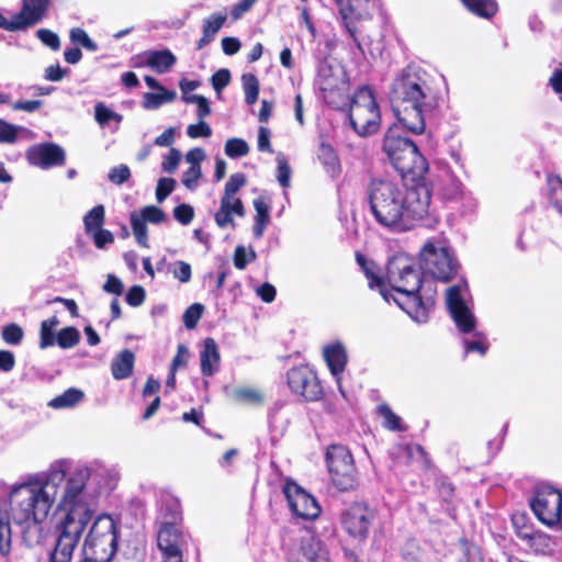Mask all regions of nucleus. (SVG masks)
<instances>
[{"instance_id": "nucleus-1", "label": "nucleus", "mask_w": 562, "mask_h": 562, "mask_svg": "<svg viewBox=\"0 0 562 562\" xmlns=\"http://www.w3.org/2000/svg\"><path fill=\"white\" fill-rule=\"evenodd\" d=\"M117 480L114 468L98 462L71 465L66 459L56 460L11 488L13 519L19 526L36 530L32 544L40 541L42 525L54 508L56 538L49 562H72L87 529L85 555L110 562L117 550V524L109 514L95 516V510L100 495L112 491Z\"/></svg>"}, {"instance_id": "nucleus-2", "label": "nucleus", "mask_w": 562, "mask_h": 562, "mask_svg": "<svg viewBox=\"0 0 562 562\" xmlns=\"http://www.w3.org/2000/svg\"><path fill=\"white\" fill-rule=\"evenodd\" d=\"M356 260L362 269L370 289H376L386 302L393 300L413 321L426 323L435 305V292L423 286L419 270L406 255H396L386 267V283L375 273V266L360 252Z\"/></svg>"}, {"instance_id": "nucleus-3", "label": "nucleus", "mask_w": 562, "mask_h": 562, "mask_svg": "<svg viewBox=\"0 0 562 562\" xmlns=\"http://www.w3.org/2000/svg\"><path fill=\"white\" fill-rule=\"evenodd\" d=\"M431 194L425 183L407 187L402 181L373 180L369 189L372 214L382 227L402 233L429 213Z\"/></svg>"}, {"instance_id": "nucleus-4", "label": "nucleus", "mask_w": 562, "mask_h": 562, "mask_svg": "<svg viewBox=\"0 0 562 562\" xmlns=\"http://www.w3.org/2000/svg\"><path fill=\"white\" fill-rule=\"evenodd\" d=\"M390 101L403 130L412 134L425 132V115L432 109V99L423 69L412 65L404 68L392 82Z\"/></svg>"}, {"instance_id": "nucleus-5", "label": "nucleus", "mask_w": 562, "mask_h": 562, "mask_svg": "<svg viewBox=\"0 0 562 562\" xmlns=\"http://www.w3.org/2000/svg\"><path fill=\"white\" fill-rule=\"evenodd\" d=\"M383 151L402 177L411 176L413 180H416L423 178L428 170V164L418 151L416 144L400 135L396 125L386 132Z\"/></svg>"}, {"instance_id": "nucleus-6", "label": "nucleus", "mask_w": 562, "mask_h": 562, "mask_svg": "<svg viewBox=\"0 0 562 562\" xmlns=\"http://www.w3.org/2000/svg\"><path fill=\"white\" fill-rule=\"evenodd\" d=\"M349 120L355 132L360 136L375 133L381 123L380 109L369 87L359 88L350 102Z\"/></svg>"}, {"instance_id": "nucleus-7", "label": "nucleus", "mask_w": 562, "mask_h": 562, "mask_svg": "<svg viewBox=\"0 0 562 562\" xmlns=\"http://www.w3.org/2000/svg\"><path fill=\"white\" fill-rule=\"evenodd\" d=\"M419 261V268L425 274L443 282L451 280L459 267L452 249L441 240L425 244Z\"/></svg>"}, {"instance_id": "nucleus-8", "label": "nucleus", "mask_w": 562, "mask_h": 562, "mask_svg": "<svg viewBox=\"0 0 562 562\" xmlns=\"http://www.w3.org/2000/svg\"><path fill=\"white\" fill-rule=\"evenodd\" d=\"M530 507L543 525L550 528L562 526V493L551 485H541L536 488L530 499Z\"/></svg>"}, {"instance_id": "nucleus-9", "label": "nucleus", "mask_w": 562, "mask_h": 562, "mask_svg": "<svg viewBox=\"0 0 562 562\" xmlns=\"http://www.w3.org/2000/svg\"><path fill=\"white\" fill-rule=\"evenodd\" d=\"M326 461L333 484L339 491L351 490L356 484V469L350 451L341 445L327 449Z\"/></svg>"}, {"instance_id": "nucleus-10", "label": "nucleus", "mask_w": 562, "mask_h": 562, "mask_svg": "<svg viewBox=\"0 0 562 562\" xmlns=\"http://www.w3.org/2000/svg\"><path fill=\"white\" fill-rule=\"evenodd\" d=\"M318 86L327 103L340 106L348 97L349 81L340 65H323L318 71Z\"/></svg>"}, {"instance_id": "nucleus-11", "label": "nucleus", "mask_w": 562, "mask_h": 562, "mask_svg": "<svg viewBox=\"0 0 562 562\" xmlns=\"http://www.w3.org/2000/svg\"><path fill=\"white\" fill-rule=\"evenodd\" d=\"M180 515L172 514V519L164 518L157 530V547L160 553H184L188 550L189 535L178 524Z\"/></svg>"}, {"instance_id": "nucleus-12", "label": "nucleus", "mask_w": 562, "mask_h": 562, "mask_svg": "<svg viewBox=\"0 0 562 562\" xmlns=\"http://www.w3.org/2000/svg\"><path fill=\"white\" fill-rule=\"evenodd\" d=\"M288 562H329V559L323 541L311 530H305L290 548Z\"/></svg>"}, {"instance_id": "nucleus-13", "label": "nucleus", "mask_w": 562, "mask_h": 562, "mask_svg": "<svg viewBox=\"0 0 562 562\" xmlns=\"http://www.w3.org/2000/svg\"><path fill=\"white\" fill-rule=\"evenodd\" d=\"M283 493L292 514L305 520H313L321 514V506L313 495L293 481H286Z\"/></svg>"}, {"instance_id": "nucleus-14", "label": "nucleus", "mask_w": 562, "mask_h": 562, "mask_svg": "<svg viewBox=\"0 0 562 562\" xmlns=\"http://www.w3.org/2000/svg\"><path fill=\"white\" fill-rule=\"evenodd\" d=\"M464 285H453L447 290V305L450 315L458 328L462 334H470L475 330L476 318L464 301L463 292Z\"/></svg>"}, {"instance_id": "nucleus-15", "label": "nucleus", "mask_w": 562, "mask_h": 562, "mask_svg": "<svg viewBox=\"0 0 562 562\" xmlns=\"http://www.w3.org/2000/svg\"><path fill=\"white\" fill-rule=\"evenodd\" d=\"M374 518V513L367 505L356 503L341 515L344 529L353 538L364 539Z\"/></svg>"}, {"instance_id": "nucleus-16", "label": "nucleus", "mask_w": 562, "mask_h": 562, "mask_svg": "<svg viewBox=\"0 0 562 562\" xmlns=\"http://www.w3.org/2000/svg\"><path fill=\"white\" fill-rule=\"evenodd\" d=\"M288 384L290 389L307 401L318 398L321 386L315 374L307 367H295L288 371Z\"/></svg>"}, {"instance_id": "nucleus-17", "label": "nucleus", "mask_w": 562, "mask_h": 562, "mask_svg": "<svg viewBox=\"0 0 562 562\" xmlns=\"http://www.w3.org/2000/svg\"><path fill=\"white\" fill-rule=\"evenodd\" d=\"M167 218L165 212L155 206L148 205L143 207L139 212L134 211L130 215L131 226L137 244L142 247L148 248V235L146 223L160 224Z\"/></svg>"}, {"instance_id": "nucleus-18", "label": "nucleus", "mask_w": 562, "mask_h": 562, "mask_svg": "<svg viewBox=\"0 0 562 562\" xmlns=\"http://www.w3.org/2000/svg\"><path fill=\"white\" fill-rule=\"evenodd\" d=\"M65 150L54 143H42L30 147L26 151L27 161L42 169H49L65 164Z\"/></svg>"}, {"instance_id": "nucleus-19", "label": "nucleus", "mask_w": 562, "mask_h": 562, "mask_svg": "<svg viewBox=\"0 0 562 562\" xmlns=\"http://www.w3.org/2000/svg\"><path fill=\"white\" fill-rule=\"evenodd\" d=\"M323 358L331 373L335 378L340 393L344 395V391L340 386L341 375L346 369L348 363V353L346 346L339 341H333L323 347Z\"/></svg>"}, {"instance_id": "nucleus-20", "label": "nucleus", "mask_w": 562, "mask_h": 562, "mask_svg": "<svg viewBox=\"0 0 562 562\" xmlns=\"http://www.w3.org/2000/svg\"><path fill=\"white\" fill-rule=\"evenodd\" d=\"M177 58L169 49L147 50L136 56L134 67H150L158 74H165L176 64Z\"/></svg>"}, {"instance_id": "nucleus-21", "label": "nucleus", "mask_w": 562, "mask_h": 562, "mask_svg": "<svg viewBox=\"0 0 562 562\" xmlns=\"http://www.w3.org/2000/svg\"><path fill=\"white\" fill-rule=\"evenodd\" d=\"M234 215L245 216V207L238 196L222 195L220 209L214 214V221L220 228L234 227Z\"/></svg>"}, {"instance_id": "nucleus-22", "label": "nucleus", "mask_w": 562, "mask_h": 562, "mask_svg": "<svg viewBox=\"0 0 562 562\" xmlns=\"http://www.w3.org/2000/svg\"><path fill=\"white\" fill-rule=\"evenodd\" d=\"M21 482L22 481L16 482V484L21 483ZM14 485H15V483L9 487V492H8V503L9 504L7 505L3 503H0V553L2 555L8 554L11 550V540H12L11 520L14 524H16L13 519V512H12V506H11V502H10V492Z\"/></svg>"}, {"instance_id": "nucleus-23", "label": "nucleus", "mask_w": 562, "mask_h": 562, "mask_svg": "<svg viewBox=\"0 0 562 562\" xmlns=\"http://www.w3.org/2000/svg\"><path fill=\"white\" fill-rule=\"evenodd\" d=\"M50 0H22L21 11L18 13L22 18L25 29L40 23L47 14Z\"/></svg>"}, {"instance_id": "nucleus-24", "label": "nucleus", "mask_w": 562, "mask_h": 562, "mask_svg": "<svg viewBox=\"0 0 562 562\" xmlns=\"http://www.w3.org/2000/svg\"><path fill=\"white\" fill-rule=\"evenodd\" d=\"M220 352L213 338H206L200 352L201 372L203 375L212 376L220 368Z\"/></svg>"}, {"instance_id": "nucleus-25", "label": "nucleus", "mask_w": 562, "mask_h": 562, "mask_svg": "<svg viewBox=\"0 0 562 562\" xmlns=\"http://www.w3.org/2000/svg\"><path fill=\"white\" fill-rule=\"evenodd\" d=\"M227 16L224 13H215L203 20L202 37L198 42V49H202L209 45L215 37L216 33L222 29Z\"/></svg>"}, {"instance_id": "nucleus-26", "label": "nucleus", "mask_w": 562, "mask_h": 562, "mask_svg": "<svg viewBox=\"0 0 562 562\" xmlns=\"http://www.w3.org/2000/svg\"><path fill=\"white\" fill-rule=\"evenodd\" d=\"M135 362L134 353L124 349L121 351L111 363V372L115 380H123L131 375Z\"/></svg>"}, {"instance_id": "nucleus-27", "label": "nucleus", "mask_w": 562, "mask_h": 562, "mask_svg": "<svg viewBox=\"0 0 562 562\" xmlns=\"http://www.w3.org/2000/svg\"><path fill=\"white\" fill-rule=\"evenodd\" d=\"M254 207L256 211L255 223H254V236L261 238L267 225L270 222V205L265 201L263 198L254 200Z\"/></svg>"}, {"instance_id": "nucleus-28", "label": "nucleus", "mask_w": 562, "mask_h": 562, "mask_svg": "<svg viewBox=\"0 0 562 562\" xmlns=\"http://www.w3.org/2000/svg\"><path fill=\"white\" fill-rule=\"evenodd\" d=\"M177 97L175 91L161 88L157 92H146L143 95V108L146 110H156L165 103L172 102Z\"/></svg>"}, {"instance_id": "nucleus-29", "label": "nucleus", "mask_w": 562, "mask_h": 562, "mask_svg": "<svg viewBox=\"0 0 562 562\" xmlns=\"http://www.w3.org/2000/svg\"><path fill=\"white\" fill-rule=\"evenodd\" d=\"M463 5L475 15L484 19L494 16L497 12L495 0H460Z\"/></svg>"}, {"instance_id": "nucleus-30", "label": "nucleus", "mask_w": 562, "mask_h": 562, "mask_svg": "<svg viewBox=\"0 0 562 562\" xmlns=\"http://www.w3.org/2000/svg\"><path fill=\"white\" fill-rule=\"evenodd\" d=\"M83 396L85 394L82 391L70 387L60 395L50 400L48 406L56 409L70 408L80 403L83 400Z\"/></svg>"}, {"instance_id": "nucleus-31", "label": "nucleus", "mask_w": 562, "mask_h": 562, "mask_svg": "<svg viewBox=\"0 0 562 562\" xmlns=\"http://www.w3.org/2000/svg\"><path fill=\"white\" fill-rule=\"evenodd\" d=\"M59 325V319L53 316L41 323L40 329V348L46 349L55 345L56 335L54 329Z\"/></svg>"}, {"instance_id": "nucleus-32", "label": "nucleus", "mask_w": 562, "mask_h": 562, "mask_svg": "<svg viewBox=\"0 0 562 562\" xmlns=\"http://www.w3.org/2000/svg\"><path fill=\"white\" fill-rule=\"evenodd\" d=\"M105 220V210L102 204H98L92 207L83 216V225L86 234H91L93 231L99 229L103 226Z\"/></svg>"}, {"instance_id": "nucleus-33", "label": "nucleus", "mask_w": 562, "mask_h": 562, "mask_svg": "<svg viewBox=\"0 0 562 562\" xmlns=\"http://www.w3.org/2000/svg\"><path fill=\"white\" fill-rule=\"evenodd\" d=\"M376 412L383 418L382 425L384 428L392 431H404L406 429L402 423V418L396 415L389 405H379Z\"/></svg>"}, {"instance_id": "nucleus-34", "label": "nucleus", "mask_w": 562, "mask_h": 562, "mask_svg": "<svg viewBox=\"0 0 562 562\" xmlns=\"http://www.w3.org/2000/svg\"><path fill=\"white\" fill-rule=\"evenodd\" d=\"M232 396L234 400L248 404H260L263 402V393L255 387L239 386L233 390Z\"/></svg>"}, {"instance_id": "nucleus-35", "label": "nucleus", "mask_w": 562, "mask_h": 562, "mask_svg": "<svg viewBox=\"0 0 562 562\" xmlns=\"http://www.w3.org/2000/svg\"><path fill=\"white\" fill-rule=\"evenodd\" d=\"M464 353L476 352L480 356H485L488 350V341L485 334L481 331H473L472 339H463Z\"/></svg>"}, {"instance_id": "nucleus-36", "label": "nucleus", "mask_w": 562, "mask_h": 562, "mask_svg": "<svg viewBox=\"0 0 562 562\" xmlns=\"http://www.w3.org/2000/svg\"><path fill=\"white\" fill-rule=\"evenodd\" d=\"M80 341V333L76 327L68 326L56 334L55 344L63 349H70Z\"/></svg>"}, {"instance_id": "nucleus-37", "label": "nucleus", "mask_w": 562, "mask_h": 562, "mask_svg": "<svg viewBox=\"0 0 562 562\" xmlns=\"http://www.w3.org/2000/svg\"><path fill=\"white\" fill-rule=\"evenodd\" d=\"M319 159L327 168V171L336 177L340 171L339 159L330 146L322 145L319 150Z\"/></svg>"}, {"instance_id": "nucleus-38", "label": "nucleus", "mask_w": 562, "mask_h": 562, "mask_svg": "<svg viewBox=\"0 0 562 562\" xmlns=\"http://www.w3.org/2000/svg\"><path fill=\"white\" fill-rule=\"evenodd\" d=\"M243 88L245 92V101L247 104H254L259 94V81L252 74H245L241 77Z\"/></svg>"}, {"instance_id": "nucleus-39", "label": "nucleus", "mask_w": 562, "mask_h": 562, "mask_svg": "<svg viewBox=\"0 0 562 562\" xmlns=\"http://www.w3.org/2000/svg\"><path fill=\"white\" fill-rule=\"evenodd\" d=\"M548 188L550 202L562 214V180L558 177H549Z\"/></svg>"}, {"instance_id": "nucleus-40", "label": "nucleus", "mask_w": 562, "mask_h": 562, "mask_svg": "<svg viewBox=\"0 0 562 562\" xmlns=\"http://www.w3.org/2000/svg\"><path fill=\"white\" fill-rule=\"evenodd\" d=\"M224 151L231 158H239L249 153V146L241 138H229L225 144Z\"/></svg>"}, {"instance_id": "nucleus-41", "label": "nucleus", "mask_w": 562, "mask_h": 562, "mask_svg": "<svg viewBox=\"0 0 562 562\" xmlns=\"http://www.w3.org/2000/svg\"><path fill=\"white\" fill-rule=\"evenodd\" d=\"M70 41L76 45H81L90 52L98 50V45L93 42L88 33L81 27H74L69 33Z\"/></svg>"}, {"instance_id": "nucleus-42", "label": "nucleus", "mask_w": 562, "mask_h": 562, "mask_svg": "<svg viewBox=\"0 0 562 562\" xmlns=\"http://www.w3.org/2000/svg\"><path fill=\"white\" fill-rule=\"evenodd\" d=\"M94 117L95 121L101 125L108 124L110 121H115L120 123L122 121V115L112 111L103 103H97L94 106Z\"/></svg>"}, {"instance_id": "nucleus-43", "label": "nucleus", "mask_w": 562, "mask_h": 562, "mask_svg": "<svg viewBox=\"0 0 562 562\" xmlns=\"http://www.w3.org/2000/svg\"><path fill=\"white\" fill-rule=\"evenodd\" d=\"M169 272L172 273L175 279L182 283H188L192 277L191 266L182 260L172 262L169 266Z\"/></svg>"}, {"instance_id": "nucleus-44", "label": "nucleus", "mask_w": 562, "mask_h": 562, "mask_svg": "<svg viewBox=\"0 0 562 562\" xmlns=\"http://www.w3.org/2000/svg\"><path fill=\"white\" fill-rule=\"evenodd\" d=\"M2 339L12 346L19 345L24 336L23 329L18 324H9L1 330Z\"/></svg>"}, {"instance_id": "nucleus-45", "label": "nucleus", "mask_w": 562, "mask_h": 562, "mask_svg": "<svg viewBox=\"0 0 562 562\" xmlns=\"http://www.w3.org/2000/svg\"><path fill=\"white\" fill-rule=\"evenodd\" d=\"M278 162V173L277 179L281 187L289 188L291 181V167L289 166L286 158L283 154H278L277 156Z\"/></svg>"}, {"instance_id": "nucleus-46", "label": "nucleus", "mask_w": 562, "mask_h": 562, "mask_svg": "<svg viewBox=\"0 0 562 562\" xmlns=\"http://www.w3.org/2000/svg\"><path fill=\"white\" fill-rule=\"evenodd\" d=\"M202 178L201 167H189L182 175L181 182L190 191H195Z\"/></svg>"}, {"instance_id": "nucleus-47", "label": "nucleus", "mask_w": 562, "mask_h": 562, "mask_svg": "<svg viewBox=\"0 0 562 562\" xmlns=\"http://www.w3.org/2000/svg\"><path fill=\"white\" fill-rule=\"evenodd\" d=\"M203 305L200 303H193L190 305L183 314V323L188 329H193L200 321L203 313Z\"/></svg>"}, {"instance_id": "nucleus-48", "label": "nucleus", "mask_w": 562, "mask_h": 562, "mask_svg": "<svg viewBox=\"0 0 562 562\" xmlns=\"http://www.w3.org/2000/svg\"><path fill=\"white\" fill-rule=\"evenodd\" d=\"M246 184V177L241 172L233 173L225 183L223 195L237 196V192Z\"/></svg>"}, {"instance_id": "nucleus-49", "label": "nucleus", "mask_w": 562, "mask_h": 562, "mask_svg": "<svg viewBox=\"0 0 562 562\" xmlns=\"http://www.w3.org/2000/svg\"><path fill=\"white\" fill-rule=\"evenodd\" d=\"M22 130V127L12 125L0 119V143H14L19 132Z\"/></svg>"}, {"instance_id": "nucleus-50", "label": "nucleus", "mask_w": 562, "mask_h": 562, "mask_svg": "<svg viewBox=\"0 0 562 562\" xmlns=\"http://www.w3.org/2000/svg\"><path fill=\"white\" fill-rule=\"evenodd\" d=\"M176 180L172 178H160L156 188V200L158 203L165 201V199L175 190Z\"/></svg>"}, {"instance_id": "nucleus-51", "label": "nucleus", "mask_w": 562, "mask_h": 562, "mask_svg": "<svg viewBox=\"0 0 562 562\" xmlns=\"http://www.w3.org/2000/svg\"><path fill=\"white\" fill-rule=\"evenodd\" d=\"M36 36L44 45L48 46L50 49L58 50L60 48L59 36L53 31L47 29H40L36 32Z\"/></svg>"}, {"instance_id": "nucleus-52", "label": "nucleus", "mask_w": 562, "mask_h": 562, "mask_svg": "<svg viewBox=\"0 0 562 562\" xmlns=\"http://www.w3.org/2000/svg\"><path fill=\"white\" fill-rule=\"evenodd\" d=\"M256 259V252L254 250H250L249 257L246 251V248L244 246H237L234 252V266L243 270L246 268L247 263L249 261H252Z\"/></svg>"}, {"instance_id": "nucleus-53", "label": "nucleus", "mask_w": 562, "mask_h": 562, "mask_svg": "<svg viewBox=\"0 0 562 562\" xmlns=\"http://www.w3.org/2000/svg\"><path fill=\"white\" fill-rule=\"evenodd\" d=\"M180 160H181V153L176 148H171L169 150V153L162 159V162H161L162 170L168 173L175 172L179 166Z\"/></svg>"}, {"instance_id": "nucleus-54", "label": "nucleus", "mask_w": 562, "mask_h": 562, "mask_svg": "<svg viewBox=\"0 0 562 562\" xmlns=\"http://www.w3.org/2000/svg\"><path fill=\"white\" fill-rule=\"evenodd\" d=\"M131 177L130 168L126 165H120L116 167H113L109 172V180L117 186L123 184L126 182Z\"/></svg>"}, {"instance_id": "nucleus-55", "label": "nucleus", "mask_w": 562, "mask_h": 562, "mask_svg": "<svg viewBox=\"0 0 562 562\" xmlns=\"http://www.w3.org/2000/svg\"><path fill=\"white\" fill-rule=\"evenodd\" d=\"M173 217L182 225H188L194 217V210L189 204H180L173 209Z\"/></svg>"}, {"instance_id": "nucleus-56", "label": "nucleus", "mask_w": 562, "mask_h": 562, "mask_svg": "<svg viewBox=\"0 0 562 562\" xmlns=\"http://www.w3.org/2000/svg\"><path fill=\"white\" fill-rule=\"evenodd\" d=\"M88 235L92 237L95 247L99 249H103L106 245H110L114 241L113 234L108 229H103L102 227L93 231V233Z\"/></svg>"}, {"instance_id": "nucleus-57", "label": "nucleus", "mask_w": 562, "mask_h": 562, "mask_svg": "<svg viewBox=\"0 0 562 562\" xmlns=\"http://www.w3.org/2000/svg\"><path fill=\"white\" fill-rule=\"evenodd\" d=\"M187 134L190 138L210 137L212 135V128L206 122L200 120L199 123L188 126Z\"/></svg>"}, {"instance_id": "nucleus-58", "label": "nucleus", "mask_w": 562, "mask_h": 562, "mask_svg": "<svg viewBox=\"0 0 562 562\" xmlns=\"http://www.w3.org/2000/svg\"><path fill=\"white\" fill-rule=\"evenodd\" d=\"M0 29H3V30L9 31V32H16V31L26 30L24 24H23V22H22V18L19 16L18 13L10 21L7 20L0 13Z\"/></svg>"}, {"instance_id": "nucleus-59", "label": "nucleus", "mask_w": 562, "mask_h": 562, "mask_svg": "<svg viewBox=\"0 0 562 562\" xmlns=\"http://www.w3.org/2000/svg\"><path fill=\"white\" fill-rule=\"evenodd\" d=\"M231 80V74L227 69H220L212 76V86L216 92H221Z\"/></svg>"}, {"instance_id": "nucleus-60", "label": "nucleus", "mask_w": 562, "mask_h": 562, "mask_svg": "<svg viewBox=\"0 0 562 562\" xmlns=\"http://www.w3.org/2000/svg\"><path fill=\"white\" fill-rule=\"evenodd\" d=\"M145 300V290L139 285L132 286L126 294V302L131 306H139Z\"/></svg>"}, {"instance_id": "nucleus-61", "label": "nucleus", "mask_w": 562, "mask_h": 562, "mask_svg": "<svg viewBox=\"0 0 562 562\" xmlns=\"http://www.w3.org/2000/svg\"><path fill=\"white\" fill-rule=\"evenodd\" d=\"M66 70L63 69L59 64L48 66L44 71V78L48 81L58 82L60 81L65 75Z\"/></svg>"}, {"instance_id": "nucleus-62", "label": "nucleus", "mask_w": 562, "mask_h": 562, "mask_svg": "<svg viewBox=\"0 0 562 562\" xmlns=\"http://www.w3.org/2000/svg\"><path fill=\"white\" fill-rule=\"evenodd\" d=\"M205 158V153L202 148L196 147L189 150L186 154V161L190 165V167H201V162Z\"/></svg>"}, {"instance_id": "nucleus-63", "label": "nucleus", "mask_w": 562, "mask_h": 562, "mask_svg": "<svg viewBox=\"0 0 562 562\" xmlns=\"http://www.w3.org/2000/svg\"><path fill=\"white\" fill-rule=\"evenodd\" d=\"M257 295L266 303H271L276 297V288L266 282L256 289Z\"/></svg>"}, {"instance_id": "nucleus-64", "label": "nucleus", "mask_w": 562, "mask_h": 562, "mask_svg": "<svg viewBox=\"0 0 562 562\" xmlns=\"http://www.w3.org/2000/svg\"><path fill=\"white\" fill-rule=\"evenodd\" d=\"M549 85L552 87L553 91L559 95L560 100H562V68L554 70V72L549 79Z\"/></svg>"}]
</instances>
